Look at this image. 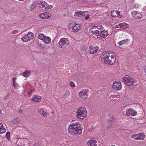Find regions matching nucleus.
Listing matches in <instances>:
<instances>
[{
  "label": "nucleus",
  "instance_id": "1",
  "mask_svg": "<svg viewBox=\"0 0 146 146\" xmlns=\"http://www.w3.org/2000/svg\"><path fill=\"white\" fill-rule=\"evenodd\" d=\"M81 125L78 123H71L68 128V132L72 135L80 134L82 133Z\"/></svg>",
  "mask_w": 146,
  "mask_h": 146
},
{
  "label": "nucleus",
  "instance_id": "2",
  "mask_svg": "<svg viewBox=\"0 0 146 146\" xmlns=\"http://www.w3.org/2000/svg\"><path fill=\"white\" fill-rule=\"evenodd\" d=\"M97 27V29H99V30H96L95 31H92V33L93 34L96 36L98 38H101V39L105 38L109 34L107 31H102L99 29L98 26Z\"/></svg>",
  "mask_w": 146,
  "mask_h": 146
},
{
  "label": "nucleus",
  "instance_id": "3",
  "mask_svg": "<svg viewBox=\"0 0 146 146\" xmlns=\"http://www.w3.org/2000/svg\"><path fill=\"white\" fill-rule=\"evenodd\" d=\"M77 117L80 119H83L86 116L87 112L86 109L84 108H80L76 112Z\"/></svg>",
  "mask_w": 146,
  "mask_h": 146
},
{
  "label": "nucleus",
  "instance_id": "4",
  "mask_svg": "<svg viewBox=\"0 0 146 146\" xmlns=\"http://www.w3.org/2000/svg\"><path fill=\"white\" fill-rule=\"evenodd\" d=\"M122 80L123 82L129 86L133 85L136 82L133 78L128 75L125 76Z\"/></svg>",
  "mask_w": 146,
  "mask_h": 146
},
{
  "label": "nucleus",
  "instance_id": "5",
  "mask_svg": "<svg viewBox=\"0 0 146 146\" xmlns=\"http://www.w3.org/2000/svg\"><path fill=\"white\" fill-rule=\"evenodd\" d=\"M69 41L67 38H61L58 42V46L61 48H65L69 43Z\"/></svg>",
  "mask_w": 146,
  "mask_h": 146
},
{
  "label": "nucleus",
  "instance_id": "6",
  "mask_svg": "<svg viewBox=\"0 0 146 146\" xmlns=\"http://www.w3.org/2000/svg\"><path fill=\"white\" fill-rule=\"evenodd\" d=\"M112 87L115 90H119L122 88L121 82L118 81H116L113 82L112 85Z\"/></svg>",
  "mask_w": 146,
  "mask_h": 146
},
{
  "label": "nucleus",
  "instance_id": "7",
  "mask_svg": "<svg viewBox=\"0 0 146 146\" xmlns=\"http://www.w3.org/2000/svg\"><path fill=\"white\" fill-rule=\"evenodd\" d=\"M126 112L128 116H133L136 115L137 114V112L131 108L127 109Z\"/></svg>",
  "mask_w": 146,
  "mask_h": 146
},
{
  "label": "nucleus",
  "instance_id": "8",
  "mask_svg": "<svg viewBox=\"0 0 146 146\" xmlns=\"http://www.w3.org/2000/svg\"><path fill=\"white\" fill-rule=\"evenodd\" d=\"M39 7L42 8H45L46 9H50L52 7V6L51 5H49L44 1H43L39 4Z\"/></svg>",
  "mask_w": 146,
  "mask_h": 146
},
{
  "label": "nucleus",
  "instance_id": "9",
  "mask_svg": "<svg viewBox=\"0 0 146 146\" xmlns=\"http://www.w3.org/2000/svg\"><path fill=\"white\" fill-rule=\"evenodd\" d=\"M108 60L109 61H108L109 62H104L106 64H109L110 65H112L115 62L116 57L114 55H111L110 58V57L109 58V59H108Z\"/></svg>",
  "mask_w": 146,
  "mask_h": 146
},
{
  "label": "nucleus",
  "instance_id": "10",
  "mask_svg": "<svg viewBox=\"0 0 146 146\" xmlns=\"http://www.w3.org/2000/svg\"><path fill=\"white\" fill-rule=\"evenodd\" d=\"M89 53L90 54H93L97 52L98 49V46L93 45L90 46Z\"/></svg>",
  "mask_w": 146,
  "mask_h": 146
},
{
  "label": "nucleus",
  "instance_id": "11",
  "mask_svg": "<svg viewBox=\"0 0 146 146\" xmlns=\"http://www.w3.org/2000/svg\"><path fill=\"white\" fill-rule=\"evenodd\" d=\"M88 90H84L79 92V97L81 98H83L85 96H88Z\"/></svg>",
  "mask_w": 146,
  "mask_h": 146
},
{
  "label": "nucleus",
  "instance_id": "12",
  "mask_svg": "<svg viewBox=\"0 0 146 146\" xmlns=\"http://www.w3.org/2000/svg\"><path fill=\"white\" fill-rule=\"evenodd\" d=\"M129 25L128 24L125 23H123L117 24L116 25L115 27L124 29L128 27Z\"/></svg>",
  "mask_w": 146,
  "mask_h": 146
},
{
  "label": "nucleus",
  "instance_id": "13",
  "mask_svg": "<svg viewBox=\"0 0 146 146\" xmlns=\"http://www.w3.org/2000/svg\"><path fill=\"white\" fill-rule=\"evenodd\" d=\"M110 52L108 51L105 53L103 55V58L104 59V62H108L109 61L108 59H109V58L110 57Z\"/></svg>",
  "mask_w": 146,
  "mask_h": 146
},
{
  "label": "nucleus",
  "instance_id": "14",
  "mask_svg": "<svg viewBox=\"0 0 146 146\" xmlns=\"http://www.w3.org/2000/svg\"><path fill=\"white\" fill-rule=\"evenodd\" d=\"M81 25L79 24H76L72 27V29L73 32H78L81 29Z\"/></svg>",
  "mask_w": 146,
  "mask_h": 146
},
{
  "label": "nucleus",
  "instance_id": "15",
  "mask_svg": "<svg viewBox=\"0 0 146 146\" xmlns=\"http://www.w3.org/2000/svg\"><path fill=\"white\" fill-rule=\"evenodd\" d=\"M48 13L46 12L44 13H42L40 14L39 16L40 18L42 19H48L50 17Z\"/></svg>",
  "mask_w": 146,
  "mask_h": 146
},
{
  "label": "nucleus",
  "instance_id": "16",
  "mask_svg": "<svg viewBox=\"0 0 146 146\" xmlns=\"http://www.w3.org/2000/svg\"><path fill=\"white\" fill-rule=\"evenodd\" d=\"M41 98V96L34 95L33 98H31V100L33 101L38 102L40 101Z\"/></svg>",
  "mask_w": 146,
  "mask_h": 146
},
{
  "label": "nucleus",
  "instance_id": "17",
  "mask_svg": "<svg viewBox=\"0 0 146 146\" xmlns=\"http://www.w3.org/2000/svg\"><path fill=\"white\" fill-rule=\"evenodd\" d=\"M120 12L118 11H113L111 12V15L113 17H119L121 16L120 15Z\"/></svg>",
  "mask_w": 146,
  "mask_h": 146
},
{
  "label": "nucleus",
  "instance_id": "18",
  "mask_svg": "<svg viewBox=\"0 0 146 146\" xmlns=\"http://www.w3.org/2000/svg\"><path fill=\"white\" fill-rule=\"evenodd\" d=\"M38 111L41 115L43 117H46L47 116L48 114L47 113L44 111L43 109H38Z\"/></svg>",
  "mask_w": 146,
  "mask_h": 146
},
{
  "label": "nucleus",
  "instance_id": "19",
  "mask_svg": "<svg viewBox=\"0 0 146 146\" xmlns=\"http://www.w3.org/2000/svg\"><path fill=\"white\" fill-rule=\"evenodd\" d=\"M96 141L95 140H90L88 141L87 144L88 146H96Z\"/></svg>",
  "mask_w": 146,
  "mask_h": 146
},
{
  "label": "nucleus",
  "instance_id": "20",
  "mask_svg": "<svg viewBox=\"0 0 146 146\" xmlns=\"http://www.w3.org/2000/svg\"><path fill=\"white\" fill-rule=\"evenodd\" d=\"M31 74V72L30 70H26L22 74L25 77H29Z\"/></svg>",
  "mask_w": 146,
  "mask_h": 146
},
{
  "label": "nucleus",
  "instance_id": "21",
  "mask_svg": "<svg viewBox=\"0 0 146 146\" xmlns=\"http://www.w3.org/2000/svg\"><path fill=\"white\" fill-rule=\"evenodd\" d=\"M85 15V13L84 12H79L75 13L74 15L75 16L79 17H82Z\"/></svg>",
  "mask_w": 146,
  "mask_h": 146
},
{
  "label": "nucleus",
  "instance_id": "22",
  "mask_svg": "<svg viewBox=\"0 0 146 146\" xmlns=\"http://www.w3.org/2000/svg\"><path fill=\"white\" fill-rule=\"evenodd\" d=\"M24 90H29L30 88V86L29 83L28 82H26L24 84L23 86Z\"/></svg>",
  "mask_w": 146,
  "mask_h": 146
},
{
  "label": "nucleus",
  "instance_id": "23",
  "mask_svg": "<svg viewBox=\"0 0 146 146\" xmlns=\"http://www.w3.org/2000/svg\"><path fill=\"white\" fill-rule=\"evenodd\" d=\"M138 138L141 139H138V140H143L145 137V135L143 133H138Z\"/></svg>",
  "mask_w": 146,
  "mask_h": 146
},
{
  "label": "nucleus",
  "instance_id": "24",
  "mask_svg": "<svg viewBox=\"0 0 146 146\" xmlns=\"http://www.w3.org/2000/svg\"><path fill=\"white\" fill-rule=\"evenodd\" d=\"M51 39L48 36H45L43 41L46 44H48L51 41Z\"/></svg>",
  "mask_w": 146,
  "mask_h": 146
},
{
  "label": "nucleus",
  "instance_id": "25",
  "mask_svg": "<svg viewBox=\"0 0 146 146\" xmlns=\"http://www.w3.org/2000/svg\"><path fill=\"white\" fill-rule=\"evenodd\" d=\"M26 35L28 38V39H29L30 40L33 38L34 37L33 33L31 32H29L28 34Z\"/></svg>",
  "mask_w": 146,
  "mask_h": 146
},
{
  "label": "nucleus",
  "instance_id": "26",
  "mask_svg": "<svg viewBox=\"0 0 146 146\" xmlns=\"http://www.w3.org/2000/svg\"><path fill=\"white\" fill-rule=\"evenodd\" d=\"M131 138H133L134 139H135L136 140H138V139H141L140 138H138V134H135L131 135Z\"/></svg>",
  "mask_w": 146,
  "mask_h": 146
},
{
  "label": "nucleus",
  "instance_id": "27",
  "mask_svg": "<svg viewBox=\"0 0 146 146\" xmlns=\"http://www.w3.org/2000/svg\"><path fill=\"white\" fill-rule=\"evenodd\" d=\"M21 40L23 42H27L30 40L29 39H28V38L26 35L22 38H21Z\"/></svg>",
  "mask_w": 146,
  "mask_h": 146
},
{
  "label": "nucleus",
  "instance_id": "28",
  "mask_svg": "<svg viewBox=\"0 0 146 146\" xmlns=\"http://www.w3.org/2000/svg\"><path fill=\"white\" fill-rule=\"evenodd\" d=\"M128 41V39H126L125 40H121L118 43V44L119 45L121 46L122 44H125L126 42H127Z\"/></svg>",
  "mask_w": 146,
  "mask_h": 146
},
{
  "label": "nucleus",
  "instance_id": "29",
  "mask_svg": "<svg viewBox=\"0 0 146 146\" xmlns=\"http://www.w3.org/2000/svg\"><path fill=\"white\" fill-rule=\"evenodd\" d=\"M23 94L25 96H30V92H29V90H24Z\"/></svg>",
  "mask_w": 146,
  "mask_h": 146
},
{
  "label": "nucleus",
  "instance_id": "30",
  "mask_svg": "<svg viewBox=\"0 0 146 146\" xmlns=\"http://www.w3.org/2000/svg\"><path fill=\"white\" fill-rule=\"evenodd\" d=\"M12 122L14 125H16L18 124L19 121L18 118H15L13 119Z\"/></svg>",
  "mask_w": 146,
  "mask_h": 146
},
{
  "label": "nucleus",
  "instance_id": "31",
  "mask_svg": "<svg viewBox=\"0 0 146 146\" xmlns=\"http://www.w3.org/2000/svg\"><path fill=\"white\" fill-rule=\"evenodd\" d=\"M137 15L136 16H133L135 18V19H140L142 17V15L140 13L138 12L137 13Z\"/></svg>",
  "mask_w": 146,
  "mask_h": 146
},
{
  "label": "nucleus",
  "instance_id": "32",
  "mask_svg": "<svg viewBox=\"0 0 146 146\" xmlns=\"http://www.w3.org/2000/svg\"><path fill=\"white\" fill-rule=\"evenodd\" d=\"M45 36L43 34L40 33L39 34L38 37L39 39L43 41Z\"/></svg>",
  "mask_w": 146,
  "mask_h": 146
},
{
  "label": "nucleus",
  "instance_id": "33",
  "mask_svg": "<svg viewBox=\"0 0 146 146\" xmlns=\"http://www.w3.org/2000/svg\"><path fill=\"white\" fill-rule=\"evenodd\" d=\"M13 85L14 88L16 89H18L20 87L19 84L16 82L13 83Z\"/></svg>",
  "mask_w": 146,
  "mask_h": 146
},
{
  "label": "nucleus",
  "instance_id": "34",
  "mask_svg": "<svg viewBox=\"0 0 146 146\" xmlns=\"http://www.w3.org/2000/svg\"><path fill=\"white\" fill-rule=\"evenodd\" d=\"M6 131V129L5 128L3 127L0 129V134L5 133Z\"/></svg>",
  "mask_w": 146,
  "mask_h": 146
},
{
  "label": "nucleus",
  "instance_id": "35",
  "mask_svg": "<svg viewBox=\"0 0 146 146\" xmlns=\"http://www.w3.org/2000/svg\"><path fill=\"white\" fill-rule=\"evenodd\" d=\"M6 137L8 139L10 138V133L9 132H7L6 133Z\"/></svg>",
  "mask_w": 146,
  "mask_h": 146
},
{
  "label": "nucleus",
  "instance_id": "36",
  "mask_svg": "<svg viewBox=\"0 0 146 146\" xmlns=\"http://www.w3.org/2000/svg\"><path fill=\"white\" fill-rule=\"evenodd\" d=\"M95 127L94 126H92L90 128L88 129V131L90 132H92L93 131Z\"/></svg>",
  "mask_w": 146,
  "mask_h": 146
},
{
  "label": "nucleus",
  "instance_id": "37",
  "mask_svg": "<svg viewBox=\"0 0 146 146\" xmlns=\"http://www.w3.org/2000/svg\"><path fill=\"white\" fill-rule=\"evenodd\" d=\"M115 120V118L113 116L110 117L109 120L110 121H113Z\"/></svg>",
  "mask_w": 146,
  "mask_h": 146
},
{
  "label": "nucleus",
  "instance_id": "38",
  "mask_svg": "<svg viewBox=\"0 0 146 146\" xmlns=\"http://www.w3.org/2000/svg\"><path fill=\"white\" fill-rule=\"evenodd\" d=\"M18 31L17 30H14L12 31L11 33L12 34H16L18 33Z\"/></svg>",
  "mask_w": 146,
  "mask_h": 146
},
{
  "label": "nucleus",
  "instance_id": "39",
  "mask_svg": "<svg viewBox=\"0 0 146 146\" xmlns=\"http://www.w3.org/2000/svg\"><path fill=\"white\" fill-rule=\"evenodd\" d=\"M132 13L134 15L133 16H136L137 15V13L138 12L136 11H133L132 12Z\"/></svg>",
  "mask_w": 146,
  "mask_h": 146
},
{
  "label": "nucleus",
  "instance_id": "40",
  "mask_svg": "<svg viewBox=\"0 0 146 146\" xmlns=\"http://www.w3.org/2000/svg\"><path fill=\"white\" fill-rule=\"evenodd\" d=\"M70 84L71 87H74L75 86L74 84L72 82H71L70 83Z\"/></svg>",
  "mask_w": 146,
  "mask_h": 146
},
{
  "label": "nucleus",
  "instance_id": "41",
  "mask_svg": "<svg viewBox=\"0 0 146 146\" xmlns=\"http://www.w3.org/2000/svg\"><path fill=\"white\" fill-rule=\"evenodd\" d=\"M17 80V78L16 77L13 78L12 79L13 83H14L16 82V80Z\"/></svg>",
  "mask_w": 146,
  "mask_h": 146
},
{
  "label": "nucleus",
  "instance_id": "42",
  "mask_svg": "<svg viewBox=\"0 0 146 146\" xmlns=\"http://www.w3.org/2000/svg\"><path fill=\"white\" fill-rule=\"evenodd\" d=\"M89 17V16L88 15H86V17H85V19L86 20H87L88 19Z\"/></svg>",
  "mask_w": 146,
  "mask_h": 146
},
{
  "label": "nucleus",
  "instance_id": "43",
  "mask_svg": "<svg viewBox=\"0 0 146 146\" xmlns=\"http://www.w3.org/2000/svg\"><path fill=\"white\" fill-rule=\"evenodd\" d=\"M34 90L33 89H30H30H29V92H30V94L31 93V92H32Z\"/></svg>",
  "mask_w": 146,
  "mask_h": 146
},
{
  "label": "nucleus",
  "instance_id": "44",
  "mask_svg": "<svg viewBox=\"0 0 146 146\" xmlns=\"http://www.w3.org/2000/svg\"><path fill=\"white\" fill-rule=\"evenodd\" d=\"M3 127V125L1 123H0V129Z\"/></svg>",
  "mask_w": 146,
  "mask_h": 146
},
{
  "label": "nucleus",
  "instance_id": "45",
  "mask_svg": "<svg viewBox=\"0 0 146 146\" xmlns=\"http://www.w3.org/2000/svg\"><path fill=\"white\" fill-rule=\"evenodd\" d=\"M34 146H39L38 144H35L34 145Z\"/></svg>",
  "mask_w": 146,
  "mask_h": 146
},
{
  "label": "nucleus",
  "instance_id": "46",
  "mask_svg": "<svg viewBox=\"0 0 146 146\" xmlns=\"http://www.w3.org/2000/svg\"><path fill=\"white\" fill-rule=\"evenodd\" d=\"M95 27L97 28V27H95V26H93V27H92V29H94V28H95Z\"/></svg>",
  "mask_w": 146,
  "mask_h": 146
},
{
  "label": "nucleus",
  "instance_id": "47",
  "mask_svg": "<svg viewBox=\"0 0 146 146\" xmlns=\"http://www.w3.org/2000/svg\"><path fill=\"white\" fill-rule=\"evenodd\" d=\"M144 70H145V72L146 73V67L144 68Z\"/></svg>",
  "mask_w": 146,
  "mask_h": 146
},
{
  "label": "nucleus",
  "instance_id": "48",
  "mask_svg": "<svg viewBox=\"0 0 146 146\" xmlns=\"http://www.w3.org/2000/svg\"><path fill=\"white\" fill-rule=\"evenodd\" d=\"M102 27H103L101 26L100 27V28H101Z\"/></svg>",
  "mask_w": 146,
  "mask_h": 146
},
{
  "label": "nucleus",
  "instance_id": "49",
  "mask_svg": "<svg viewBox=\"0 0 146 146\" xmlns=\"http://www.w3.org/2000/svg\"><path fill=\"white\" fill-rule=\"evenodd\" d=\"M111 146H115L114 145H112Z\"/></svg>",
  "mask_w": 146,
  "mask_h": 146
},
{
  "label": "nucleus",
  "instance_id": "50",
  "mask_svg": "<svg viewBox=\"0 0 146 146\" xmlns=\"http://www.w3.org/2000/svg\"><path fill=\"white\" fill-rule=\"evenodd\" d=\"M32 134V133H30V134L31 135Z\"/></svg>",
  "mask_w": 146,
  "mask_h": 146
},
{
  "label": "nucleus",
  "instance_id": "51",
  "mask_svg": "<svg viewBox=\"0 0 146 146\" xmlns=\"http://www.w3.org/2000/svg\"><path fill=\"white\" fill-rule=\"evenodd\" d=\"M91 31H94L93 30H92V29H91Z\"/></svg>",
  "mask_w": 146,
  "mask_h": 146
}]
</instances>
